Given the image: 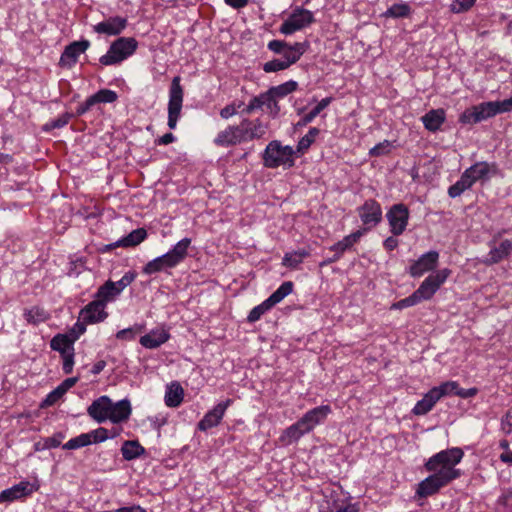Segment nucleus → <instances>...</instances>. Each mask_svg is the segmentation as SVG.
I'll use <instances>...</instances> for the list:
<instances>
[{"label":"nucleus","mask_w":512,"mask_h":512,"mask_svg":"<svg viewBox=\"0 0 512 512\" xmlns=\"http://www.w3.org/2000/svg\"><path fill=\"white\" fill-rule=\"evenodd\" d=\"M464 456L461 448L453 447L442 450L431 456L424 464L431 474L420 481L416 488V496L427 498L437 494L443 487L458 479L462 472L456 468Z\"/></svg>","instance_id":"nucleus-1"},{"label":"nucleus","mask_w":512,"mask_h":512,"mask_svg":"<svg viewBox=\"0 0 512 512\" xmlns=\"http://www.w3.org/2000/svg\"><path fill=\"white\" fill-rule=\"evenodd\" d=\"M88 415L97 423L107 420L114 424L126 422L132 413L131 403L128 399L113 402L108 396H100L87 408Z\"/></svg>","instance_id":"nucleus-2"},{"label":"nucleus","mask_w":512,"mask_h":512,"mask_svg":"<svg viewBox=\"0 0 512 512\" xmlns=\"http://www.w3.org/2000/svg\"><path fill=\"white\" fill-rule=\"evenodd\" d=\"M332 412L329 405H321L307 411L296 423L287 427L279 437L282 445H290L303 435L311 432L317 425L324 423Z\"/></svg>","instance_id":"nucleus-3"},{"label":"nucleus","mask_w":512,"mask_h":512,"mask_svg":"<svg viewBox=\"0 0 512 512\" xmlns=\"http://www.w3.org/2000/svg\"><path fill=\"white\" fill-rule=\"evenodd\" d=\"M191 244L190 238H183L178 241L167 253L149 261L142 272L147 275L155 274L167 268H174L180 264L188 254Z\"/></svg>","instance_id":"nucleus-4"},{"label":"nucleus","mask_w":512,"mask_h":512,"mask_svg":"<svg viewBox=\"0 0 512 512\" xmlns=\"http://www.w3.org/2000/svg\"><path fill=\"white\" fill-rule=\"evenodd\" d=\"M512 111V98L503 101L482 102L466 109L460 116L463 124H475L491 118L497 114Z\"/></svg>","instance_id":"nucleus-5"},{"label":"nucleus","mask_w":512,"mask_h":512,"mask_svg":"<svg viewBox=\"0 0 512 512\" xmlns=\"http://www.w3.org/2000/svg\"><path fill=\"white\" fill-rule=\"evenodd\" d=\"M491 167L495 168V164L490 165L485 161L477 162L470 166L462 173L460 179L449 187L448 195L451 198H456L471 188L477 181L488 179Z\"/></svg>","instance_id":"nucleus-6"},{"label":"nucleus","mask_w":512,"mask_h":512,"mask_svg":"<svg viewBox=\"0 0 512 512\" xmlns=\"http://www.w3.org/2000/svg\"><path fill=\"white\" fill-rule=\"evenodd\" d=\"M295 151L291 146H283L277 140L271 141L263 153V163L267 168L280 166L291 168L294 165Z\"/></svg>","instance_id":"nucleus-7"},{"label":"nucleus","mask_w":512,"mask_h":512,"mask_svg":"<svg viewBox=\"0 0 512 512\" xmlns=\"http://www.w3.org/2000/svg\"><path fill=\"white\" fill-rule=\"evenodd\" d=\"M137 46V41L132 37L118 38L111 44L107 53L100 57L99 61L105 66L118 64L131 56Z\"/></svg>","instance_id":"nucleus-8"},{"label":"nucleus","mask_w":512,"mask_h":512,"mask_svg":"<svg viewBox=\"0 0 512 512\" xmlns=\"http://www.w3.org/2000/svg\"><path fill=\"white\" fill-rule=\"evenodd\" d=\"M293 283L283 282L265 301L255 306L248 314L247 320L250 323L258 321L273 306L281 302L286 296L292 293Z\"/></svg>","instance_id":"nucleus-9"},{"label":"nucleus","mask_w":512,"mask_h":512,"mask_svg":"<svg viewBox=\"0 0 512 512\" xmlns=\"http://www.w3.org/2000/svg\"><path fill=\"white\" fill-rule=\"evenodd\" d=\"M315 22L312 11L297 6L280 26L279 31L284 35H291L296 31L302 30Z\"/></svg>","instance_id":"nucleus-10"},{"label":"nucleus","mask_w":512,"mask_h":512,"mask_svg":"<svg viewBox=\"0 0 512 512\" xmlns=\"http://www.w3.org/2000/svg\"><path fill=\"white\" fill-rule=\"evenodd\" d=\"M181 78L175 76L172 79L169 89V101H168V127L173 130L177 126V122L181 115L184 90L180 84Z\"/></svg>","instance_id":"nucleus-11"},{"label":"nucleus","mask_w":512,"mask_h":512,"mask_svg":"<svg viewBox=\"0 0 512 512\" xmlns=\"http://www.w3.org/2000/svg\"><path fill=\"white\" fill-rule=\"evenodd\" d=\"M105 304L97 298L81 309L79 320L74 325V330H78V334H83L86 330V324H94L103 321L108 316L105 311Z\"/></svg>","instance_id":"nucleus-12"},{"label":"nucleus","mask_w":512,"mask_h":512,"mask_svg":"<svg viewBox=\"0 0 512 512\" xmlns=\"http://www.w3.org/2000/svg\"><path fill=\"white\" fill-rule=\"evenodd\" d=\"M450 275L451 270L444 268L426 277L420 286L414 291L420 302L430 300Z\"/></svg>","instance_id":"nucleus-13"},{"label":"nucleus","mask_w":512,"mask_h":512,"mask_svg":"<svg viewBox=\"0 0 512 512\" xmlns=\"http://www.w3.org/2000/svg\"><path fill=\"white\" fill-rule=\"evenodd\" d=\"M409 216V209L405 204L398 203L390 207L386 213V218L392 235L399 236L404 233L408 225Z\"/></svg>","instance_id":"nucleus-14"},{"label":"nucleus","mask_w":512,"mask_h":512,"mask_svg":"<svg viewBox=\"0 0 512 512\" xmlns=\"http://www.w3.org/2000/svg\"><path fill=\"white\" fill-rule=\"evenodd\" d=\"M357 213L366 232L376 227L382 221V207L374 199L366 200L357 208Z\"/></svg>","instance_id":"nucleus-15"},{"label":"nucleus","mask_w":512,"mask_h":512,"mask_svg":"<svg viewBox=\"0 0 512 512\" xmlns=\"http://www.w3.org/2000/svg\"><path fill=\"white\" fill-rule=\"evenodd\" d=\"M499 237L500 233L495 235L489 242L490 251L482 260V263L486 266L498 264L501 261L507 259L512 253V241L509 239H504L498 245H496L497 239Z\"/></svg>","instance_id":"nucleus-16"},{"label":"nucleus","mask_w":512,"mask_h":512,"mask_svg":"<svg viewBox=\"0 0 512 512\" xmlns=\"http://www.w3.org/2000/svg\"><path fill=\"white\" fill-rule=\"evenodd\" d=\"M439 261V253L431 250L421 255L416 261H414L409 267V274L412 277H421L427 272L433 271Z\"/></svg>","instance_id":"nucleus-17"},{"label":"nucleus","mask_w":512,"mask_h":512,"mask_svg":"<svg viewBox=\"0 0 512 512\" xmlns=\"http://www.w3.org/2000/svg\"><path fill=\"white\" fill-rule=\"evenodd\" d=\"M241 130V138L243 142L261 139L266 135L268 126L260 119H243L238 125Z\"/></svg>","instance_id":"nucleus-18"},{"label":"nucleus","mask_w":512,"mask_h":512,"mask_svg":"<svg viewBox=\"0 0 512 512\" xmlns=\"http://www.w3.org/2000/svg\"><path fill=\"white\" fill-rule=\"evenodd\" d=\"M232 400L227 399L223 402L218 403L212 410L208 411L204 417L198 423V429L201 431H207L213 427H216L221 422L225 411L231 405Z\"/></svg>","instance_id":"nucleus-19"},{"label":"nucleus","mask_w":512,"mask_h":512,"mask_svg":"<svg viewBox=\"0 0 512 512\" xmlns=\"http://www.w3.org/2000/svg\"><path fill=\"white\" fill-rule=\"evenodd\" d=\"M90 46L88 40L75 41L69 44L62 53L59 64L62 67L71 68L78 60V57L84 53Z\"/></svg>","instance_id":"nucleus-20"},{"label":"nucleus","mask_w":512,"mask_h":512,"mask_svg":"<svg viewBox=\"0 0 512 512\" xmlns=\"http://www.w3.org/2000/svg\"><path fill=\"white\" fill-rule=\"evenodd\" d=\"M127 18L115 16L110 17L98 24L94 25L93 29L96 33L106 34L109 36L119 35L126 27Z\"/></svg>","instance_id":"nucleus-21"},{"label":"nucleus","mask_w":512,"mask_h":512,"mask_svg":"<svg viewBox=\"0 0 512 512\" xmlns=\"http://www.w3.org/2000/svg\"><path fill=\"white\" fill-rule=\"evenodd\" d=\"M213 142L216 146L219 147H229L243 143L239 126H227L224 130L217 134Z\"/></svg>","instance_id":"nucleus-22"},{"label":"nucleus","mask_w":512,"mask_h":512,"mask_svg":"<svg viewBox=\"0 0 512 512\" xmlns=\"http://www.w3.org/2000/svg\"><path fill=\"white\" fill-rule=\"evenodd\" d=\"M170 335L164 327H157L140 338V343L146 349L158 348L169 339Z\"/></svg>","instance_id":"nucleus-23"},{"label":"nucleus","mask_w":512,"mask_h":512,"mask_svg":"<svg viewBox=\"0 0 512 512\" xmlns=\"http://www.w3.org/2000/svg\"><path fill=\"white\" fill-rule=\"evenodd\" d=\"M441 399V394L434 387L430 389L421 400H419L412 409L415 415H425L433 409L435 404Z\"/></svg>","instance_id":"nucleus-24"},{"label":"nucleus","mask_w":512,"mask_h":512,"mask_svg":"<svg viewBox=\"0 0 512 512\" xmlns=\"http://www.w3.org/2000/svg\"><path fill=\"white\" fill-rule=\"evenodd\" d=\"M38 490V486L31 484L28 481H21L20 483L12 486L11 488L5 489L4 492L7 495L8 501H13L21 497L28 496L34 491Z\"/></svg>","instance_id":"nucleus-25"},{"label":"nucleus","mask_w":512,"mask_h":512,"mask_svg":"<svg viewBox=\"0 0 512 512\" xmlns=\"http://www.w3.org/2000/svg\"><path fill=\"white\" fill-rule=\"evenodd\" d=\"M445 118V111L443 109H432L422 116L421 120L428 131L436 132L444 123Z\"/></svg>","instance_id":"nucleus-26"},{"label":"nucleus","mask_w":512,"mask_h":512,"mask_svg":"<svg viewBox=\"0 0 512 512\" xmlns=\"http://www.w3.org/2000/svg\"><path fill=\"white\" fill-rule=\"evenodd\" d=\"M78 330H72L71 335L67 334H58L51 340L50 346L52 350L57 352H67L69 350L74 341L79 337Z\"/></svg>","instance_id":"nucleus-27"},{"label":"nucleus","mask_w":512,"mask_h":512,"mask_svg":"<svg viewBox=\"0 0 512 512\" xmlns=\"http://www.w3.org/2000/svg\"><path fill=\"white\" fill-rule=\"evenodd\" d=\"M366 232V229H359L347 236H345L342 240L333 244L330 247L331 251L338 252L339 254H344L345 251L350 249L354 244H356L362 235Z\"/></svg>","instance_id":"nucleus-28"},{"label":"nucleus","mask_w":512,"mask_h":512,"mask_svg":"<svg viewBox=\"0 0 512 512\" xmlns=\"http://www.w3.org/2000/svg\"><path fill=\"white\" fill-rule=\"evenodd\" d=\"M308 45L306 43L296 42L293 45H288L285 47L282 55L283 60L290 67L292 64L296 63L300 57L305 53Z\"/></svg>","instance_id":"nucleus-29"},{"label":"nucleus","mask_w":512,"mask_h":512,"mask_svg":"<svg viewBox=\"0 0 512 512\" xmlns=\"http://www.w3.org/2000/svg\"><path fill=\"white\" fill-rule=\"evenodd\" d=\"M183 397L184 390L179 383L173 382L167 386L165 393V404L168 407H178L182 403Z\"/></svg>","instance_id":"nucleus-30"},{"label":"nucleus","mask_w":512,"mask_h":512,"mask_svg":"<svg viewBox=\"0 0 512 512\" xmlns=\"http://www.w3.org/2000/svg\"><path fill=\"white\" fill-rule=\"evenodd\" d=\"M146 452L145 448L137 440H127L122 444L121 453L125 460L131 461Z\"/></svg>","instance_id":"nucleus-31"},{"label":"nucleus","mask_w":512,"mask_h":512,"mask_svg":"<svg viewBox=\"0 0 512 512\" xmlns=\"http://www.w3.org/2000/svg\"><path fill=\"white\" fill-rule=\"evenodd\" d=\"M333 101L332 97L323 98L317 105L307 114H305L297 123V126L304 127L311 123L325 108Z\"/></svg>","instance_id":"nucleus-32"},{"label":"nucleus","mask_w":512,"mask_h":512,"mask_svg":"<svg viewBox=\"0 0 512 512\" xmlns=\"http://www.w3.org/2000/svg\"><path fill=\"white\" fill-rule=\"evenodd\" d=\"M119 294V290L114 286V282L108 280L100 286L96 292V298L106 305L107 302L115 299Z\"/></svg>","instance_id":"nucleus-33"},{"label":"nucleus","mask_w":512,"mask_h":512,"mask_svg":"<svg viewBox=\"0 0 512 512\" xmlns=\"http://www.w3.org/2000/svg\"><path fill=\"white\" fill-rule=\"evenodd\" d=\"M308 256L309 252L305 249L286 253L282 259V265L290 269H296Z\"/></svg>","instance_id":"nucleus-34"},{"label":"nucleus","mask_w":512,"mask_h":512,"mask_svg":"<svg viewBox=\"0 0 512 512\" xmlns=\"http://www.w3.org/2000/svg\"><path fill=\"white\" fill-rule=\"evenodd\" d=\"M147 237V232L144 228H138L130 232L126 237L118 241V246L133 247L143 242Z\"/></svg>","instance_id":"nucleus-35"},{"label":"nucleus","mask_w":512,"mask_h":512,"mask_svg":"<svg viewBox=\"0 0 512 512\" xmlns=\"http://www.w3.org/2000/svg\"><path fill=\"white\" fill-rule=\"evenodd\" d=\"M25 320L33 325L45 322L49 319V313L43 308L34 306L24 311Z\"/></svg>","instance_id":"nucleus-36"},{"label":"nucleus","mask_w":512,"mask_h":512,"mask_svg":"<svg viewBox=\"0 0 512 512\" xmlns=\"http://www.w3.org/2000/svg\"><path fill=\"white\" fill-rule=\"evenodd\" d=\"M298 88V83L294 80H289L285 83H282L278 86L271 87L268 91L277 99L284 98L290 93L296 91Z\"/></svg>","instance_id":"nucleus-37"},{"label":"nucleus","mask_w":512,"mask_h":512,"mask_svg":"<svg viewBox=\"0 0 512 512\" xmlns=\"http://www.w3.org/2000/svg\"><path fill=\"white\" fill-rule=\"evenodd\" d=\"M320 130L316 127H312L309 129L307 134H305L298 142L297 152L303 154L307 151L310 146L314 143L316 137L319 135Z\"/></svg>","instance_id":"nucleus-38"},{"label":"nucleus","mask_w":512,"mask_h":512,"mask_svg":"<svg viewBox=\"0 0 512 512\" xmlns=\"http://www.w3.org/2000/svg\"><path fill=\"white\" fill-rule=\"evenodd\" d=\"M411 14V7L406 3H395L386 11L385 15L392 18H405Z\"/></svg>","instance_id":"nucleus-39"},{"label":"nucleus","mask_w":512,"mask_h":512,"mask_svg":"<svg viewBox=\"0 0 512 512\" xmlns=\"http://www.w3.org/2000/svg\"><path fill=\"white\" fill-rule=\"evenodd\" d=\"M89 445H91V439L89 438L87 433H82V434L70 439L69 441H67L62 446V448L65 450H74V449H79V448L86 447Z\"/></svg>","instance_id":"nucleus-40"},{"label":"nucleus","mask_w":512,"mask_h":512,"mask_svg":"<svg viewBox=\"0 0 512 512\" xmlns=\"http://www.w3.org/2000/svg\"><path fill=\"white\" fill-rule=\"evenodd\" d=\"M95 104L97 103H113L117 100L118 95L115 91L109 89H101L97 93L91 95Z\"/></svg>","instance_id":"nucleus-41"},{"label":"nucleus","mask_w":512,"mask_h":512,"mask_svg":"<svg viewBox=\"0 0 512 512\" xmlns=\"http://www.w3.org/2000/svg\"><path fill=\"white\" fill-rule=\"evenodd\" d=\"M327 502L330 512H358L354 505H345L344 503H340L339 500L334 499L333 493H331Z\"/></svg>","instance_id":"nucleus-42"},{"label":"nucleus","mask_w":512,"mask_h":512,"mask_svg":"<svg viewBox=\"0 0 512 512\" xmlns=\"http://www.w3.org/2000/svg\"><path fill=\"white\" fill-rule=\"evenodd\" d=\"M264 105H265V92L261 93L258 96L253 97L250 100V102L248 103V105H246L242 109V113L249 115L252 112H254L255 110L261 109L262 107H264Z\"/></svg>","instance_id":"nucleus-43"},{"label":"nucleus","mask_w":512,"mask_h":512,"mask_svg":"<svg viewBox=\"0 0 512 512\" xmlns=\"http://www.w3.org/2000/svg\"><path fill=\"white\" fill-rule=\"evenodd\" d=\"M289 66L283 59H273L263 65L266 73L278 72L287 69Z\"/></svg>","instance_id":"nucleus-44"},{"label":"nucleus","mask_w":512,"mask_h":512,"mask_svg":"<svg viewBox=\"0 0 512 512\" xmlns=\"http://www.w3.org/2000/svg\"><path fill=\"white\" fill-rule=\"evenodd\" d=\"M92 443H101L109 438V430L104 427H99L87 433Z\"/></svg>","instance_id":"nucleus-45"},{"label":"nucleus","mask_w":512,"mask_h":512,"mask_svg":"<svg viewBox=\"0 0 512 512\" xmlns=\"http://www.w3.org/2000/svg\"><path fill=\"white\" fill-rule=\"evenodd\" d=\"M64 394L57 387L52 390L40 404V408H47L57 403Z\"/></svg>","instance_id":"nucleus-46"},{"label":"nucleus","mask_w":512,"mask_h":512,"mask_svg":"<svg viewBox=\"0 0 512 512\" xmlns=\"http://www.w3.org/2000/svg\"><path fill=\"white\" fill-rule=\"evenodd\" d=\"M420 303L418 296L413 292L410 296L399 300L391 306V309H404Z\"/></svg>","instance_id":"nucleus-47"},{"label":"nucleus","mask_w":512,"mask_h":512,"mask_svg":"<svg viewBox=\"0 0 512 512\" xmlns=\"http://www.w3.org/2000/svg\"><path fill=\"white\" fill-rule=\"evenodd\" d=\"M64 438H65V435L62 432H58L50 437H46L43 439V448L44 449L57 448L61 445Z\"/></svg>","instance_id":"nucleus-48"},{"label":"nucleus","mask_w":512,"mask_h":512,"mask_svg":"<svg viewBox=\"0 0 512 512\" xmlns=\"http://www.w3.org/2000/svg\"><path fill=\"white\" fill-rule=\"evenodd\" d=\"M441 394V398L446 395H456L459 390V385L455 381H449L441 384L440 386L434 387Z\"/></svg>","instance_id":"nucleus-49"},{"label":"nucleus","mask_w":512,"mask_h":512,"mask_svg":"<svg viewBox=\"0 0 512 512\" xmlns=\"http://www.w3.org/2000/svg\"><path fill=\"white\" fill-rule=\"evenodd\" d=\"M264 106L267 107L270 114H272L273 116H276L280 111V107L278 105L277 98L274 97L269 91L265 92V105Z\"/></svg>","instance_id":"nucleus-50"},{"label":"nucleus","mask_w":512,"mask_h":512,"mask_svg":"<svg viewBox=\"0 0 512 512\" xmlns=\"http://www.w3.org/2000/svg\"><path fill=\"white\" fill-rule=\"evenodd\" d=\"M135 277L136 274L134 272H127L119 281L114 282V286L119 290V294L134 281Z\"/></svg>","instance_id":"nucleus-51"},{"label":"nucleus","mask_w":512,"mask_h":512,"mask_svg":"<svg viewBox=\"0 0 512 512\" xmlns=\"http://www.w3.org/2000/svg\"><path fill=\"white\" fill-rule=\"evenodd\" d=\"M476 0H455L451 5V10L454 13H461L469 10Z\"/></svg>","instance_id":"nucleus-52"},{"label":"nucleus","mask_w":512,"mask_h":512,"mask_svg":"<svg viewBox=\"0 0 512 512\" xmlns=\"http://www.w3.org/2000/svg\"><path fill=\"white\" fill-rule=\"evenodd\" d=\"M391 148V144L389 141L385 140L382 143L377 144L373 148L370 149L369 154L371 156H381L389 153Z\"/></svg>","instance_id":"nucleus-53"},{"label":"nucleus","mask_w":512,"mask_h":512,"mask_svg":"<svg viewBox=\"0 0 512 512\" xmlns=\"http://www.w3.org/2000/svg\"><path fill=\"white\" fill-rule=\"evenodd\" d=\"M70 115L68 113L60 115L57 119L46 125L47 129L62 128L68 124Z\"/></svg>","instance_id":"nucleus-54"},{"label":"nucleus","mask_w":512,"mask_h":512,"mask_svg":"<svg viewBox=\"0 0 512 512\" xmlns=\"http://www.w3.org/2000/svg\"><path fill=\"white\" fill-rule=\"evenodd\" d=\"M95 105V102L92 98V96L88 97L85 102H83L82 104H80L77 109H76V113L77 115H84L85 113H87L93 106Z\"/></svg>","instance_id":"nucleus-55"},{"label":"nucleus","mask_w":512,"mask_h":512,"mask_svg":"<svg viewBox=\"0 0 512 512\" xmlns=\"http://www.w3.org/2000/svg\"><path fill=\"white\" fill-rule=\"evenodd\" d=\"M63 355V371L65 374H70L74 366V354H62Z\"/></svg>","instance_id":"nucleus-56"},{"label":"nucleus","mask_w":512,"mask_h":512,"mask_svg":"<svg viewBox=\"0 0 512 512\" xmlns=\"http://www.w3.org/2000/svg\"><path fill=\"white\" fill-rule=\"evenodd\" d=\"M237 114V107L236 103H232L229 105H226L224 108L220 110V116L223 119H229L230 117Z\"/></svg>","instance_id":"nucleus-57"},{"label":"nucleus","mask_w":512,"mask_h":512,"mask_svg":"<svg viewBox=\"0 0 512 512\" xmlns=\"http://www.w3.org/2000/svg\"><path fill=\"white\" fill-rule=\"evenodd\" d=\"M286 46L287 43L281 40H272L268 43L269 50L279 54L283 53Z\"/></svg>","instance_id":"nucleus-58"},{"label":"nucleus","mask_w":512,"mask_h":512,"mask_svg":"<svg viewBox=\"0 0 512 512\" xmlns=\"http://www.w3.org/2000/svg\"><path fill=\"white\" fill-rule=\"evenodd\" d=\"M501 429L506 434L509 435L512 433V416L510 413H507L501 419Z\"/></svg>","instance_id":"nucleus-59"},{"label":"nucleus","mask_w":512,"mask_h":512,"mask_svg":"<svg viewBox=\"0 0 512 512\" xmlns=\"http://www.w3.org/2000/svg\"><path fill=\"white\" fill-rule=\"evenodd\" d=\"M78 381V377H70L66 378L60 385L57 386L58 389L65 395V393L72 388Z\"/></svg>","instance_id":"nucleus-60"},{"label":"nucleus","mask_w":512,"mask_h":512,"mask_svg":"<svg viewBox=\"0 0 512 512\" xmlns=\"http://www.w3.org/2000/svg\"><path fill=\"white\" fill-rule=\"evenodd\" d=\"M477 392H478V390L475 387L469 388V389L459 388V390H457V392H456V395L461 398H470V397L475 396L477 394Z\"/></svg>","instance_id":"nucleus-61"},{"label":"nucleus","mask_w":512,"mask_h":512,"mask_svg":"<svg viewBox=\"0 0 512 512\" xmlns=\"http://www.w3.org/2000/svg\"><path fill=\"white\" fill-rule=\"evenodd\" d=\"M398 244H399V241L394 237V235L387 237L383 242L384 248L388 251H392V250L396 249Z\"/></svg>","instance_id":"nucleus-62"},{"label":"nucleus","mask_w":512,"mask_h":512,"mask_svg":"<svg viewBox=\"0 0 512 512\" xmlns=\"http://www.w3.org/2000/svg\"><path fill=\"white\" fill-rule=\"evenodd\" d=\"M175 141V136L172 133H166L156 140L158 145H168Z\"/></svg>","instance_id":"nucleus-63"},{"label":"nucleus","mask_w":512,"mask_h":512,"mask_svg":"<svg viewBox=\"0 0 512 512\" xmlns=\"http://www.w3.org/2000/svg\"><path fill=\"white\" fill-rule=\"evenodd\" d=\"M115 512H145V509L139 505H131L118 508Z\"/></svg>","instance_id":"nucleus-64"}]
</instances>
